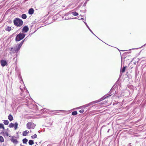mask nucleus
Here are the masks:
<instances>
[{"mask_svg": "<svg viewBox=\"0 0 146 146\" xmlns=\"http://www.w3.org/2000/svg\"><path fill=\"white\" fill-rule=\"evenodd\" d=\"M126 68V66L123 67V68H122V70H121V72L122 73H123L125 72Z\"/></svg>", "mask_w": 146, "mask_h": 146, "instance_id": "nucleus-22", "label": "nucleus"}, {"mask_svg": "<svg viewBox=\"0 0 146 146\" xmlns=\"http://www.w3.org/2000/svg\"><path fill=\"white\" fill-rule=\"evenodd\" d=\"M2 128L3 130L5 129V127L3 124L0 123V129Z\"/></svg>", "mask_w": 146, "mask_h": 146, "instance_id": "nucleus-20", "label": "nucleus"}, {"mask_svg": "<svg viewBox=\"0 0 146 146\" xmlns=\"http://www.w3.org/2000/svg\"><path fill=\"white\" fill-rule=\"evenodd\" d=\"M15 48L14 49L13 48H11L10 49V50L13 53H14L15 52H17L15 50Z\"/></svg>", "mask_w": 146, "mask_h": 146, "instance_id": "nucleus-13", "label": "nucleus"}, {"mask_svg": "<svg viewBox=\"0 0 146 146\" xmlns=\"http://www.w3.org/2000/svg\"><path fill=\"white\" fill-rule=\"evenodd\" d=\"M25 36V35L23 33H20L17 35L15 38L16 41H19L24 38Z\"/></svg>", "mask_w": 146, "mask_h": 146, "instance_id": "nucleus-2", "label": "nucleus"}, {"mask_svg": "<svg viewBox=\"0 0 146 146\" xmlns=\"http://www.w3.org/2000/svg\"><path fill=\"white\" fill-rule=\"evenodd\" d=\"M27 128L30 129H34L36 126L32 122H29L26 125Z\"/></svg>", "mask_w": 146, "mask_h": 146, "instance_id": "nucleus-3", "label": "nucleus"}, {"mask_svg": "<svg viewBox=\"0 0 146 146\" xmlns=\"http://www.w3.org/2000/svg\"><path fill=\"white\" fill-rule=\"evenodd\" d=\"M31 137L33 139H35L37 137V135H36V134H35L33 136H31Z\"/></svg>", "mask_w": 146, "mask_h": 146, "instance_id": "nucleus-23", "label": "nucleus"}, {"mask_svg": "<svg viewBox=\"0 0 146 146\" xmlns=\"http://www.w3.org/2000/svg\"><path fill=\"white\" fill-rule=\"evenodd\" d=\"M25 40V39L22 41L20 44H17L16 48H15V50L17 52H18L19 50Z\"/></svg>", "mask_w": 146, "mask_h": 146, "instance_id": "nucleus-4", "label": "nucleus"}, {"mask_svg": "<svg viewBox=\"0 0 146 146\" xmlns=\"http://www.w3.org/2000/svg\"><path fill=\"white\" fill-rule=\"evenodd\" d=\"M72 14L74 16H76L78 15V13L76 11L72 12Z\"/></svg>", "mask_w": 146, "mask_h": 146, "instance_id": "nucleus-16", "label": "nucleus"}, {"mask_svg": "<svg viewBox=\"0 0 146 146\" xmlns=\"http://www.w3.org/2000/svg\"><path fill=\"white\" fill-rule=\"evenodd\" d=\"M109 101V100H108V99L106 100V99L105 101L103 102V103L102 104H105L106 103H108Z\"/></svg>", "mask_w": 146, "mask_h": 146, "instance_id": "nucleus-25", "label": "nucleus"}, {"mask_svg": "<svg viewBox=\"0 0 146 146\" xmlns=\"http://www.w3.org/2000/svg\"><path fill=\"white\" fill-rule=\"evenodd\" d=\"M18 123L16 122L14 124H13L12 123H10L9 125V127L10 128L13 127H14V129L16 130L17 129L18 127Z\"/></svg>", "mask_w": 146, "mask_h": 146, "instance_id": "nucleus-5", "label": "nucleus"}, {"mask_svg": "<svg viewBox=\"0 0 146 146\" xmlns=\"http://www.w3.org/2000/svg\"><path fill=\"white\" fill-rule=\"evenodd\" d=\"M34 12V10L33 9L31 8L29 10V13L30 15L33 14Z\"/></svg>", "mask_w": 146, "mask_h": 146, "instance_id": "nucleus-9", "label": "nucleus"}, {"mask_svg": "<svg viewBox=\"0 0 146 146\" xmlns=\"http://www.w3.org/2000/svg\"><path fill=\"white\" fill-rule=\"evenodd\" d=\"M8 119L10 121H12L13 119V117L11 113L8 116Z\"/></svg>", "mask_w": 146, "mask_h": 146, "instance_id": "nucleus-10", "label": "nucleus"}, {"mask_svg": "<svg viewBox=\"0 0 146 146\" xmlns=\"http://www.w3.org/2000/svg\"><path fill=\"white\" fill-rule=\"evenodd\" d=\"M77 112L76 111H74L72 112V114L73 115H75L77 114Z\"/></svg>", "mask_w": 146, "mask_h": 146, "instance_id": "nucleus-24", "label": "nucleus"}, {"mask_svg": "<svg viewBox=\"0 0 146 146\" xmlns=\"http://www.w3.org/2000/svg\"><path fill=\"white\" fill-rule=\"evenodd\" d=\"M0 141L1 143L4 141V139L1 136H0Z\"/></svg>", "mask_w": 146, "mask_h": 146, "instance_id": "nucleus-21", "label": "nucleus"}, {"mask_svg": "<svg viewBox=\"0 0 146 146\" xmlns=\"http://www.w3.org/2000/svg\"><path fill=\"white\" fill-rule=\"evenodd\" d=\"M3 123L5 125H7L9 123L8 121L7 120H5L4 121Z\"/></svg>", "mask_w": 146, "mask_h": 146, "instance_id": "nucleus-19", "label": "nucleus"}, {"mask_svg": "<svg viewBox=\"0 0 146 146\" xmlns=\"http://www.w3.org/2000/svg\"><path fill=\"white\" fill-rule=\"evenodd\" d=\"M29 131H27V130L23 132V135L24 136H26L27 135L28 133H29Z\"/></svg>", "mask_w": 146, "mask_h": 146, "instance_id": "nucleus-12", "label": "nucleus"}, {"mask_svg": "<svg viewBox=\"0 0 146 146\" xmlns=\"http://www.w3.org/2000/svg\"><path fill=\"white\" fill-rule=\"evenodd\" d=\"M84 111V110L83 109H81L79 111V112L81 113H82Z\"/></svg>", "mask_w": 146, "mask_h": 146, "instance_id": "nucleus-26", "label": "nucleus"}, {"mask_svg": "<svg viewBox=\"0 0 146 146\" xmlns=\"http://www.w3.org/2000/svg\"><path fill=\"white\" fill-rule=\"evenodd\" d=\"M109 105H107L106 106H109Z\"/></svg>", "mask_w": 146, "mask_h": 146, "instance_id": "nucleus-27", "label": "nucleus"}, {"mask_svg": "<svg viewBox=\"0 0 146 146\" xmlns=\"http://www.w3.org/2000/svg\"><path fill=\"white\" fill-rule=\"evenodd\" d=\"M0 63L1 66L3 67L7 65V61L3 60H1Z\"/></svg>", "mask_w": 146, "mask_h": 146, "instance_id": "nucleus-6", "label": "nucleus"}, {"mask_svg": "<svg viewBox=\"0 0 146 146\" xmlns=\"http://www.w3.org/2000/svg\"><path fill=\"white\" fill-rule=\"evenodd\" d=\"M28 141V140L26 138H25L23 140V142L24 143L26 144Z\"/></svg>", "mask_w": 146, "mask_h": 146, "instance_id": "nucleus-18", "label": "nucleus"}, {"mask_svg": "<svg viewBox=\"0 0 146 146\" xmlns=\"http://www.w3.org/2000/svg\"><path fill=\"white\" fill-rule=\"evenodd\" d=\"M29 28L27 26H25L22 29V32L23 33H27L29 30Z\"/></svg>", "mask_w": 146, "mask_h": 146, "instance_id": "nucleus-7", "label": "nucleus"}, {"mask_svg": "<svg viewBox=\"0 0 146 146\" xmlns=\"http://www.w3.org/2000/svg\"><path fill=\"white\" fill-rule=\"evenodd\" d=\"M29 144L30 145H32L34 144V143L33 142V141L32 140H30L29 141Z\"/></svg>", "mask_w": 146, "mask_h": 146, "instance_id": "nucleus-17", "label": "nucleus"}, {"mask_svg": "<svg viewBox=\"0 0 146 146\" xmlns=\"http://www.w3.org/2000/svg\"><path fill=\"white\" fill-rule=\"evenodd\" d=\"M11 141L14 144H16L18 143V141L16 138L14 137H12L11 139Z\"/></svg>", "mask_w": 146, "mask_h": 146, "instance_id": "nucleus-8", "label": "nucleus"}, {"mask_svg": "<svg viewBox=\"0 0 146 146\" xmlns=\"http://www.w3.org/2000/svg\"><path fill=\"white\" fill-rule=\"evenodd\" d=\"M21 146H24L21 145Z\"/></svg>", "mask_w": 146, "mask_h": 146, "instance_id": "nucleus-28", "label": "nucleus"}, {"mask_svg": "<svg viewBox=\"0 0 146 146\" xmlns=\"http://www.w3.org/2000/svg\"><path fill=\"white\" fill-rule=\"evenodd\" d=\"M13 23L14 25L17 27H21L23 24L22 20L19 18L15 19L13 20Z\"/></svg>", "mask_w": 146, "mask_h": 146, "instance_id": "nucleus-1", "label": "nucleus"}, {"mask_svg": "<svg viewBox=\"0 0 146 146\" xmlns=\"http://www.w3.org/2000/svg\"><path fill=\"white\" fill-rule=\"evenodd\" d=\"M11 29V27L9 26L5 29V30L9 32L10 31Z\"/></svg>", "mask_w": 146, "mask_h": 146, "instance_id": "nucleus-14", "label": "nucleus"}, {"mask_svg": "<svg viewBox=\"0 0 146 146\" xmlns=\"http://www.w3.org/2000/svg\"><path fill=\"white\" fill-rule=\"evenodd\" d=\"M27 17V16L25 14H23L21 16V17L22 18L24 19H25Z\"/></svg>", "mask_w": 146, "mask_h": 146, "instance_id": "nucleus-15", "label": "nucleus"}, {"mask_svg": "<svg viewBox=\"0 0 146 146\" xmlns=\"http://www.w3.org/2000/svg\"><path fill=\"white\" fill-rule=\"evenodd\" d=\"M2 134H3L4 136H8L9 134L7 132L2 131L1 132Z\"/></svg>", "mask_w": 146, "mask_h": 146, "instance_id": "nucleus-11", "label": "nucleus"}]
</instances>
